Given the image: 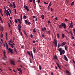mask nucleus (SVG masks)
Masks as SVG:
<instances>
[{
  "label": "nucleus",
  "instance_id": "nucleus-64",
  "mask_svg": "<svg viewBox=\"0 0 75 75\" xmlns=\"http://www.w3.org/2000/svg\"><path fill=\"white\" fill-rule=\"evenodd\" d=\"M30 2H33V0H29Z\"/></svg>",
  "mask_w": 75,
  "mask_h": 75
},
{
  "label": "nucleus",
  "instance_id": "nucleus-10",
  "mask_svg": "<svg viewBox=\"0 0 75 75\" xmlns=\"http://www.w3.org/2000/svg\"><path fill=\"white\" fill-rule=\"evenodd\" d=\"M8 50H9L10 52H11V54H13L12 49H11L10 48H9Z\"/></svg>",
  "mask_w": 75,
  "mask_h": 75
},
{
  "label": "nucleus",
  "instance_id": "nucleus-38",
  "mask_svg": "<svg viewBox=\"0 0 75 75\" xmlns=\"http://www.w3.org/2000/svg\"><path fill=\"white\" fill-rule=\"evenodd\" d=\"M14 10H15V14H16V13H17V11H16V8L14 9Z\"/></svg>",
  "mask_w": 75,
  "mask_h": 75
},
{
  "label": "nucleus",
  "instance_id": "nucleus-27",
  "mask_svg": "<svg viewBox=\"0 0 75 75\" xmlns=\"http://www.w3.org/2000/svg\"><path fill=\"white\" fill-rule=\"evenodd\" d=\"M37 31V30H35V28H34L33 29V33H36Z\"/></svg>",
  "mask_w": 75,
  "mask_h": 75
},
{
  "label": "nucleus",
  "instance_id": "nucleus-1",
  "mask_svg": "<svg viewBox=\"0 0 75 75\" xmlns=\"http://www.w3.org/2000/svg\"><path fill=\"white\" fill-rule=\"evenodd\" d=\"M58 50L59 52V54L60 55H62V54H64L65 53V51L64 50H62V48H59L58 49Z\"/></svg>",
  "mask_w": 75,
  "mask_h": 75
},
{
  "label": "nucleus",
  "instance_id": "nucleus-41",
  "mask_svg": "<svg viewBox=\"0 0 75 75\" xmlns=\"http://www.w3.org/2000/svg\"><path fill=\"white\" fill-rule=\"evenodd\" d=\"M33 34H31L30 35V37H31V38H33Z\"/></svg>",
  "mask_w": 75,
  "mask_h": 75
},
{
  "label": "nucleus",
  "instance_id": "nucleus-58",
  "mask_svg": "<svg viewBox=\"0 0 75 75\" xmlns=\"http://www.w3.org/2000/svg\"><path fill=\"white\" fill-rule=\"evenodd\" d=\"M33 18H36V17H35V16H33Z\"/></svg>",
  "mask_w": 75,
  "mask_h": 75
},
{
  "label": "nucleus",
  "instance_id": "nucleus-8",
  "mask_svg": "<svg viewBox=\"0 0 75 75\" xmlns=\"http://www.w3.org/2000/svg\"><path fill=\"white\" fill-rule=\"evenodd\" d=\"M17 70H18V71H20V72L21 74H22V69H21V68L18 69V68H17Z\"/></svg>",
  "mask_w": 75,
  "mask_h": 75
},
{
  "label": "nucleus",
  "instance_id": "nucleus-29",
  "mask_svg": "<svg viewBox=\"0 0 75 75\" xmlns=\"http://www.w3.org/2000/svg\"><path fill=\"white\" fill-rule=\"evenodd\" d=\"M27 53L29 55L31 56V54H30V53L28 51H27Z\"/></svg>",
  "mask_w": 75,
  "mask_h": 75
},
{
  "label": "nucleus",
  "instance_id": "nucleus-53",
  "mask_svg": "<svg viewBox=\"0 0 75 75\" xmlns=\"http://www.w3.org/2000/svg\"><path fill=\"white\" fill-rule=\"evenodd\" d=\"M13 71L15 73H17V72H16V71L14 69H13Z\"/></svg>",
  "mask_w": 75,
  "mask_h": 75
},
{
  "label": "nucleus",
  "instance_id": "nucleus-13",
  "mask_svg": "<svg viewBox=\"0 0 75 75\" xmlns=\"http://www.w3.org/2000/svg\"><path fill=\"white\" fill-rule=\"evenodd\" d=\"M18 29H21V25H20V24H19L18 25Z\"/></svg>",
  "mask_w": 75,
  "mask_h": 75
},
{
  "label": "nucleus",
  "instance_id": "nucleus-26",
  "mask_svg": "<svg viewBox=\"0 0 75 75\" xmlns=\"http://www.w3.org/2000/svg\"><path fill=\"white\" fill-rule=\"evenodd\" d=\"M0 20L1 21L2 23H3V20H2V18H1V17L0 16Z\"/></svg>",
  "mask_w": 75,
  "mask_h": 75
},
{
  "label": "nucleus",
  "instance_id": "nucleus-55",
  "mask_svg": "<svg viewBox=\"0 0 75 75\" xmlns=\"http://www.w3.org/2000/svg\"><path fill=\"white\" fill-rule=\"evenodd\" d=\"M38 3H40V0H38Z\"/></svg>",
  "mask_w": 75,
  "mask_h": 75
},
{
  "label": "nucleus",
  "instance_id": "nucleus-44",
  "mask_svg": "<svg viewBox=\"0 0 75 75\" xmlns=\"http://www.w3.org/2000/svg\"><path fill=\"white\" fill-rule=\"evenodd\" d=\"M3 34H1V38H2L3 37Z\"/></svg>",
  "mask_w": 75,
  "mask_h": 75
},
{
  "label": "nucleus",
  "instance_id": "nucleus-22",
  "mask_svg": "<svg viewBox=\"0 0 75 75\" xmlns=\"http://www.w3.org/2000/svg\"><path fill=\"white\" fill-rule=\"evenodd\" d=\"M22 19H23V15L21 14V21H22Z\"/></svg>",
  "mask_w": 75,
  "mask_h": 75
},
{
  "label": "nucleus",
  "instance_id": "nucleus-39",
  "mask_svg": "<svg viewBox=\"0 0 75 75\" xmlns=\"http://www.w3.org/2000/svg\"><path fill=\"white\" fill-rule=\"evenodd\" d=\"M30 56H32V58L33 59H34V56H33V54H30Z\"/></svg>",
  "mask_w": 75,
  "mask_h": 75
},
{
  "label": "nucleus",
  "instance_id": "nucleus-63",
  "mask_svg": "<svg viewBox=\"0 0 75 75\" xmlns=\"http://www.w3.org/2000/svg\"><path fill=\"white\" fill-rule=\"evenodd\" d=\"M50 6H48V10H49L50 9Z\"/></svg>",
  "mask_w": 75,
  "mask_h": 75
},
{
  "label": "nucleus",
  "instance_id": "nucleus-23",
  "mask_svg": "<svg viewBox=\"0 0 75 75\" xmlns=\"http://www.w3.org/2000/svg\"><path fill=\"white\" fill-rule=\"evenodd\" d=\"M75 4V2L74 1L73 2L71 3V6H73Z\"/></svg>",
  "mask_w": 75,
  "mask_h": 75
},
{
  "label": "nucleus",
  "instance_id": "nucleus-31",
  "mask_svg": "<svg viewBox=\"0 0 75 75\" xmlns=\"http://www.w3.org/2000/svg\"><path fill=\"white\" fill-rule=\"evenodd\" d=\"M15 23H18V21H17V20L16 19H15Z\"/></svg>",
  "mask_w": 75,
  "mask_h": 75
},
{
  "label": "nucleus",
  "instance_id": "nucleus-48",
  "mask_svg": "<svg viewBox=\"0 0 75 75\" xmlns=\"http://www.w3.org/2000/svg\"><path fill=\"white\" fill-rule=\"evenodd\" d=\"M29 58L30 59V63H32V61H31V59H30V58Z\"/></svg>",
  "mask_w": 75,
  "mask_h": 75
},
{
  "label": "nucleus",
  "instance_id": "nucleus-20",
  "mask_svg": "<svg viewBox=\"0 0 75 75\" xmlns=\"http://www.w3.org/2000/svg\"><path fill=\"white\" fill-rule=\"evenodd\" d=\"M0 30L2 31H3V30H4V29H3V26H2L0 29Z\"/></svg>",
  "mask_w": 75,
  "mask_h": 75
},
{
  "label": "nucleus",
  "instance_id": "nucleus-50",
  "mask_svg": "<svg viewBox=\"0 0 75 75\" xmlns=\"http://www.w3.org/2000/svg\"><path fill=\"white\" fill-rule=\"evenodd\" d=\"M42 37H43V38L45 37V36L44 35V34H42Z\"/></svg>",
  "mask_w": 75,
  "mask_h": 75
},
{
  "label": "nucleus",
  "instance_id": "nucleus-33",
  "mask_svg": "<svg viewBox=\"0 0 75 75\" xmlns=\"http://www.w3.org/2000/svg\"><path fill=\"white\" fill-rule=\"evenodd\" d=\"M57 38H59V34L57 33Z\"/></svg>",
  "mask_w": 75,
  "mask_h": 75
},
{
  "label": "nucleus",
  "instance_id": "nucleus-11",
  "mask_svg": "<svg viewBox=\"0 0 75 75\" xmlns=\"http://www.w3.org/2000/svg\"><path fill=\"white\" fill-rule=\"evenodd\" d=\"M57 65L58 66V67L59 68V69L61 70V66H59V64H58V63L56 62Z\"/></svg>",
  "mask_w": 75,
  "mask_h": 75
},
{
  "label": "nucleus",
  "instance_id": "nucleus-19",
  "mask_svg": "<svg viewBox=\"0 0 75 75\" xmlns=\"http://www.w3.org/2000/svg\"><path fill=\"white\" fill-rule=\"evenodd\" d=\"M17 20L19 22V23L20 24H21V21H20V19L17 18Z\"/></svg>",
  "mask_w": 75,
  "mask_h": 75
},
{
  "label": "nucleus",
  "instance_id": "nucleus-62",
  "mask_svg": "<svg viewBox=\"0 0 75 75\" xmlns=\"http://www.w3.org/2000/svg\"><path fill=\"white\" fill-rule=\"evenodd\" d=\"M1 41L2 42H3V39H1Z\"/></svg>",
  "mask_w": 75,
  "mask_h": 75
},
{
  "label": "nucleus",
  "instance_id": "nucleus-35",
  "mask_svg": "<svg viewBox=\"0 0 75 75\" xmlns=\"http://www.w3.org/2000/svg\"><path fill=\"white\" fill-rule=\"evenodd\" d=\"M66 72L67 73L70 74V72L68 70H66Z\"/></svg>",
  "mask_w": 75,
  "mask_h": 75
},
{
  "label": "nucleus",
  "instance_id": "nucleus-18",
  "mask_svg": "<svg viewBox=\"0 0 75 75\" xmlns=\"http://www.w3.org/2000/svg\"><path fill=\"white\" fill-rule=\"evenodd\" d=\"M46 28L44 27V28H42V31H44V30H46Z\"/></svg>",
  "mask_w": 75,
  "mask_h": 75
},
{
  "label": "nucleus",
  "instance_id": "nucleus-25",
  "mask_svg": "<svg viewBox=\"0 0 75 75\" xmlns=\"http://www.w3.org/2000/svg\"><path fill=\"white\" fill-rule=\"evenodd\" d=\"M41 17L42 19H44V15H42L41 16Z\"/></svg>",
  "mask_w": 75,
  "mask_h": 75
},
{
  "label": "nucleus",
  "instance_id": "nucleus-5",
  "mask_svg": "<svg viewBox=\"0 0 75 75\" xmlns=\"http://www.w3.org/2000/svg\"><path fill=\"white\" fill-rule=\"evenodd\" d=\"M57 40L56 39H54L53 40V44L55 45V47L57 46Z\"/></svg>",
  "mask_w": 75,
  "mask_h": 75
},
{
  "label": "nucleus",
  "instance_id": "nucleus-45",
  "mask_svg": "<svg viewBox=\"0 0 75 75\" xmlns=\"http://www.w3.org/2000/svg\"><path fill=\"white\" fill-rule=\"evenodd\" d=\"M6 12H7V14H9V13H9V12L8 11V10H6Z\"/></svg>",
  "mask_w": 75,
  "mask_h": 75
},
{
  "label": "nucleus",
  "instance_id": "nucleus-51",
  "mask_svg": "<svg viewBox=\"0 0 75 75\" xmlns=\"http://www.w3.org/2000/svg\"><path fill=\"white\" fill-rule=\"evenodd\" d=\"M48 24H49L50 23H51V22H50V21H48Z\"/></svg>",
  "mask_w": 75,
  "mask_h": 75
},
{
  "label": "nucleus",
  "instance_id": "nucleus-34",
  "mask_svg": "<svg viewBox=\"0 0 75 75\" xmlns=\"http://www.w3.org/2000/svg\"><path fill=\"white\" fill-rule=\"evenodd\" d=\"M5 43H6V47H8V45L7 44V43L6 41H5Z\"/></svg>",
  "mask_w": 75,
  "mask_h": 75
},
{
  "label": "nucleus",
  "instance_id": "nucleus-24",
  "mask_svg": "<svg viewBox=\"0 0 75 75\" xmlns=\"http://www.w3.org/2000/svg\"><path fill=\"white\" fill-rule=\"evenodd\" d=\"M69 33L70 34H71V35H73V34L72 33V31L71 30L69 32Z\"/></svg>",
  "mask_w": 75,
  "mask_h": 75
},
{
  "label": "nucleus",
  "instance_id": "nucleus-42",
  "mask_svg": "<svg viewBox=\"0 0 75 75\" xmlns=\"http://www.w3.org/2000/svg\"><path fill=\"white\" fill-rule=\"evenodd\" d=\"M33 1L34 4H35V0H33Z\"/></svg>",
  "mask_w": 75,
  "mask_h": 75
},
{
  "label": "nucleus",
  "instance_id": "nucleus-7",
  "mask_svg": "<svg viewBox=\"0 0 75 75\" xmlns=\"http://www.w3.org/2000/svg\"><path fill=\"white\" fill-rule=\"evenodd\" d=\"M24 7L25 8V9L26 10H27V11H29V9H28V7L27 6L25 5L24 6Z\"/></svg>",
  "mask_w": 75,
  "mask_h": 75
},
{
  "label": "nucleus",
  "instance_id": "nucleus-61",
  "mask_svg": "<svg viewBox=\"0 0 75 75\" xmlns=\"http://www.w3.org/2000/svg\"><path fill=\"white\" fill-rule=\"evenodd\" d=\"M8 11H11V9L10 8H8Z\"/></svg>",
  "mask_w": 75,
  "mask_h": 75
},
{
  "label": "nucleus",
  "instance_id": "nucleus-56",
  "mask_svg": "<svg viewBox=\"0 0 75 75\" xmlns=\"http://www.w3.org/2000/svg\"><path fill=\"white\" fill-rule=\"evenodd\" d=\"M73 23L72 21H71L70 23V25H72Z\"/></svg>",
  "mask_w": 75,
  "mask_h": 75
},
{
  "label": "nucleus",
  "instance_id": "nucleus-37",
  "mask_svg": "<svg viewBox=\"0 0 75 75\" xmlns=\"http://www.w3.org/2000/svg\"><path fill=\"white\" fill-rule=\"evenodd\" d=\"M39 69L40 70H41L42 69L41 67V65H39Z\"/></svg>",
  "mask_w": 75,
  "mask_h": 75
},
{
  "label": "nucleus",
  "instance_id": "nucleus-28",
  "mask_svg": "<svg viewBox=\"0 0 75 75\" xmlns=\"http://www.w3.org/2000/svg\"><path fill=\"white\" fill-rule=\"evenodd\" d=\"M24 34H25V35H26V36L27 37V38H28V36L27 35V34L26 33V32H24Z\"/></svg>",
  "mask_w": 75,
  "mask_h": 75
},
{
  "label": "nucleus",
  "instance_id": "nucleus-16",
  "mask_svg": "<svg viewBox=\"0 0 75 75\" xmlns=\"http://www.w3.org/2000/svg\"><path fill=\"white\" fill-rule=\"evenodd\" d=\"M33 51L34 52V53H36V49L35 47H33Z\"/></svg>",
  "mask_w": 75,
  "mask_h": 75
},
{
  "label": "nucleus",
  "instance_id": "nucleus-30",
  "mask_svg": "<svg viewBox=\"0 0 75 75\" xmlns=\"http://www.w3.org/2000/svg\"><path fill=\"white\" fill-rule=\"evenodd\" d=\"M64 36H65V35L64 33H62V38H64Z\"/></svg>",
  "mask_w": 75,
  "mask_h": 75
},
{
  "label": "nucleus",
  "instance_id": "nucleus-3",
  "mask_svg": "<svg viewBox=\"0 0 75 75\" xmlns=\"http://www.w3.org/2000/svg\"><path fill=\"white\" fill-rule=\"evenodd\" d=\"M65 44H66V42H63L60 45L59 43H58V47H64V46L65 45Z\"/></svg>",
  "mask_w": 75,
  "mask_h": 75
},
{
  "label": "nucleus",
  "instance_id": "nucleus-47",
  "mask_svg": "<svg viewBox=\"0 0 75 75\" xmlns=\"http://www.w3.org/2000/svg\"><path fill=\"white\" fill-rule=\"evenodd\" d=\"M12 33H13V32H12V30H11L10 31V33H11V35H12Z\"/></svg>",
  "mask_w": 75,
  "mask_h": 75
},
{
  "label": "nucleus",
  "instance_id": "nucleus-32",
  "mask_svg": "<svg viewBox=\"0 0 75 75\" xmlns=\"http://www.w3.org/2000/svg\"><path fill=\"white\" fill-rule=\"evenodd\" d=\"M23 18H25V19H26V18H27V16L25 15H24Z\"/></svg>",
  "mask_w": 75,
  "mask_h": 75
},
{
  "label": "nucleus",
  "instance_id": "nucleus-14",
  "mask_svg": "<svg viewBox=\"0 0 75 75\" xmlns=\"http://www.w3.org/2000/svg\"><path fill=\"white\" fill-rule=\"evenodd\" d=\"M53 58H54V59L56 60H58V58H57V56L56 55H54V57Z\"/></svg>",
  "mask_w": 75,
  "mask_h": 75
},
{
  "label": "nucleus",
  "instance_id": "nucleus-59",
  "mask_svg": "<svg viewBox=\"0 0 75 75\" xmlns=\"http://www.w3.org/2000/svg\"><path fill=\"white\" fill-rule=\"evenodd\" d=\"M51 5H52L50 3L48 6H49L50 7V6H51Z\"/></svg>",
  "mask_w": 75,
  "mask_h": 75
},
{
  "label": "nucleus",
  "instance_id": "nucleus-2",
  "mask_svg": "<svg viewBox=\"0 0 75 75\" xmlns=\"http://www.w3.org/2000/svg\"><path fill=\"white\" fill-rule=\"evenodd\" d=\"M64 27V28H66V25L65 23H62L61 25H59V28H62Z\"/></svg>",
  "mask_w": 75,
  "mask_h": 75
},
{
  "label": "nucleus",
  "instance_id": "nucleus-12",
  "mask_svg": "<svg viewBox=\"0 0 75 75\" xmlns=\"http://www.w3.org/2000/svg\"><path fill=\"white\" fill-rule=\"evenodd\" d=\"M64 59H65V60L66 61H68V59L67 58L66 56L65 55H64Z\"/></svg>",
  "mask_w": 75,
  "mask_h": 75
},
{
  "label": "nucleus",
  "instance_id": "nucleus-9",
  "mask_svg": "<svg viewBox=\"0 0 75 75\" xmlns=\"http://www.w3.org/2000/svg\"><path fill=\"white\" fill-rule=\"evenodd\" d=\"M25 24H31V23L28 21H27V20H26L25 21Z\"/></svg>",
  "mask_w": 75,
  "mask_h": 75
},
{
  "label": "nucleus",
  "instance_id": "nucleus-21",
  "mask_svg": "<svg viewBox=\"0 0 75 75\" xmlns=\"http://www.w3.org/2000/svg\"><path fill=\"white\" fill-rule=\"evenodd\" d=\"M69 28H73V25H70L69 27Z\"/></svg>",
  "mask_w": 75,
  "mask_h": 75
},
{
  "label": "nucleus",
  "instance_id": "nucleus-57",
  "mask_svg": "<svg viewBox=\"0 0 75 75\" xmlns=\"http://www.w3.org/2000/svg\"><path fill=\"white\" fill-rule=\"evenodd\" d=\"M33 43L34 44H35V41L33 40Z\"/></svg>",
  "mask_w": 75,
  "mask_h": 75
},
{
  "label": "nucleus",
  "instance_id": "nucleus-54",
  "mask_svg": "<svg viewBox=\"0 0 75 75\" xmlns=\"http://www.w3.org/2000/svg\"><path fill=\"white\" fill-rule=\"evenodd\" d=\"M65 21H68V19H65L64 20Z\"/></svg>",
  "mask_w": 75,
  "mask_h": 75
},
{
  "label": "nucleus",
  "instance_id": "nucleus-46",
  "mask_svg": "<svg viewBox=\"0 0 75 75\" xmlns=\"http://www.w3.org/2000/svg\"><path fill=\"white\" fill-rule=\"evenodd\" d=\"M10 6H11V8H13V6H12V4H10Z\"/></svg>",
  "mask_w": 75,
  "mask_h": 75
},
{
  "label": "nucleus",
  "instance_id": "nucleus-17",
  "mask_svg": "<svg viewBox=\"0 0 75 75\" xmlns=\"http://www.w3.org/2000/svg\"><path fill=\"white\" fill-rule=\"evenodd\" d=\"M3 53L4 56V57H5L6 58H7V57H6V56L5 55L6 52L5 51H4Z\"/></svg>",
  "mask_w": 75,
  "mask_h": 75
},
{
  "label": "nucleus",
  "instance_id": "nucleus-52",
  "mask_svg": "<svg viewBox=\"0 0 75 75\" xmlns=\"http://www.w3.org/2000/svg\"><path fill=\"white\" fill-rule=\"evenodd\" d=\"M6 37H7V32L6 33Z\"/></svg>",
  "mask_w": 75,
  "mask_h": 75
},
{
  "label": "nucleus",
  "instance_id": "nucleus-43",
  "mask_svg": "<svg viewBox=\"0 0 75 75\" xmlns=\"http://www.w3.org/2000/svg\"><path fill=\"white\" fill-rule=\"evenodd\" d=\"M2 44L1 43V42H0V47H1V45H2Z\"/></svg>",
  "mask_w": 75,
  "mask_h": 75
},
{
  "label": "nucleus",
  "instance_id": "nucleus-40",
  "mask_svg": "<svg viewBox=\"0 0 75 75\" xmlns=\"http://www.w3.org/2000/svg\"><path fill=\"white\" fill-rule=\"evenodd\" d=\"M71 39L72 40H73V39H74V37H73V36H72V35H71Z\"/></svg>",
  "mask_w": 75,
  "mask_h": 75
},
{
  "label": "nucleus",
  "instance_id": "nucleus-36",
  "mask_svg": "<svg viewBox=\"0 0 75 75\" xmlns=\"http://www.w3.org/2000/svg\"><path fill=\"white\" fill-rule=\"evenodd\" d=\"M14 51L16 53H17V52L16 51V48H14Z\"/></svg>",
  "mask_w": 75,
  "mask_h": 75
},
{
  "label": "nucleus",
  "instance_id": "nucleus-15",
  "mask_svg": "<svg viewBox=\"0 0 75 75\" xmlns=\"http://www.w3.org/2000/svg\"><path fill=\"white\" fill-rule=\"evenodd\" d=\"M12 6H13V8H16V5H15V4L14 3V2H12Z\"/></svg>",
  "mask_w": 75,
  "mask_h": 75
},
{
  "label": "nucleus",
  "instance_id": "nucleus-4",
  "mask_svg": "<svg viewBox=\"0 0 75 75\" xmlns=\"http://www.w3.org/2000/svg\"><path fill=\"white\" fill-rule=\"evenodd\" d=\"M10 42L13 43V40L11 39H10V41H9L8 44L9 45H10L11 47H13V45L11 44Z\"/></svg>",
  "mask_w": 75,
  "mask_h": 75
},
{
  "label": "nucleus",
  "instance_id": "nucleus-60",
  "mask_svg": "<svg viewBox=\"0 0 75 75\" xmlns=\"http://www.w3.org/2000/svg\"><path fill=\"white\" fill-rule=\"evenodd\" d=\"M55 69H56L57 70H58V67H57L56 66H55Z\"/></svg>",
  "mask_w": 75,
  "mask_h": 75
},
{
  "label": "nucleus",
  "instance_id": "nucleus-49",
  "mask_svg": "<svg viewBox=\"0 0 75 75\" xmlns=\"http://www.w3.org/2000/svg\"><path fill=\"white\" fill-rule=\"evenodd\" d=\"M72 60H73V63H74V64L75 65V62L74 61V59H72Z\"/></svg>",
  "mask_w": 75,
  "mask_h": 75
},
{
  "label": "nucleus",
  "instance_id": "nucleus-6",
  "mask_svg": "<svg viewBox=\"0 0 75 75\" xmlns=\"http://www.w3.org/2000/svg\"><path fill=\"white\" fill-rule=\"evenodd\" d=\"M10 62L11 64L15 65V62H14L13 60L10 59Z\"/></svg>",
  "mask_w": 75,
  "mask_h": 75
}]
</instances>
